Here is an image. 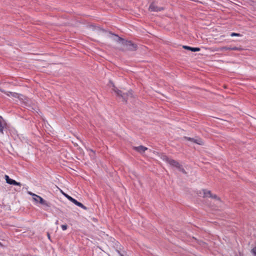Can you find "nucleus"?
Returning <instances> with one entry per match:
<instances>
[{"instance_id": "nucleus-28", "label": "nucleus", "mask_w": 256, "mask_h": 256, "mask_svg": "<svg viewBox=\"0 0 256 256\" xmlns=\"http://www.w3.org/2000/svg\"><path fill=\"white\" fill-rule=\"evenodd\" d=\"M2 246V244L0 242V246Z\"/></svg>"}, {"instance_id": "nucleus-13", "label": "nucleus", "mask_w": 256, "mask_h": 256, "mask_svg": "<svg viewBox=\"0 0 256 256\" xmlns=\"http://www.w3.org/2000/svg\"><path fill=\"white\" fill-rule=\"evenodd\" d=\"M203 191H204V197H210L212 194L210 190H203Z\"/></svg>"}, {"instance_id": "nucleus-14", "label": "nucleus", "mask_w": 256, "mask_h": 256, "mask_svg": "<svg viewBox=\"0 0 256 256\" xmlns=\"http://www.w3.org/2000/svg\"><path fill=\"white\" fill-rule=\"evenodd\" d=\"M6 94L8 96H12L14 98H18V94L16 92H8L6 93Z\"/></svg>"}, {"instance_id": "nucleus-26", "label": "nucleus", "mask_w": 256, "mask_h": 256, "mask_svg": "<svg viewBox=\"0 0 256 256\" xmlns=\"http://www.w3.org/2000/svg\"><path fill=\"white\" fill-rule=\"evenodd\" d=\"M100 30H101L102 32H105V30L102 29V28H100Z\"/></svg>"}, {"instance_id": "nucleus-12", "label": "nucleus", "mask_w": 256, "mask_h": 256, "mask_svg": "<svg viewBox=\"0 0 256 256\" xmlns=\"http://www.w3.org/2000/svg\"><path fill=\"white\" fill-rule=\"evenodd\" d=\"M64 194L69 200H70L74 204V203L76 201V199L72 198V196H70L68 194Z\"/></svg>"}, {"instance_id": "nucleus-27", "label": "nucleus", "mask_w": 256, "mask_h": 256, "mask_svg": "<svg viewBox=\"0 0 256 256\" xmlns=\"http://www.w3.org/2000/svg\"><path fill=\"white\" fill-rule=\"evenodd\" d=\"M48 238L50 239V234L48 233Z\"/></svg>"}, {"instance_id": "nucleus-11", "label": "nucleus", "mask_w": 256, "mask_h": 256, "mask_svg": "<svg viewBox=\"0 0 256 256\" xmlns=\"http://www.w3.org/2000/svg\"><path fill=\"white\" fill-rule=\"evenodd\" d=\"M74 204L76 206H77L79 207H80L81 208H82V209H84V210H86L88 209V208L86 206H84L82 204L81 202H80L77 200L76 202Z\"/></svg>"}, {"instance_id": "nucleus-7", "label": "nucleus", "mask_w": 256, "mask_h": 256, "mask_svg": "<svg viewBox=\"0 0 256 256\" xmlns=\"http://www.w3.org/2000/svg\"><path fill=\"white\" fill-rule=\"evenodd\" d=\"M184 140H186L190 141V142H192L197 144H200V145L203 144L202 140L201 138H190V137L184 136Z\"/></svg>"}, {"instance_id": "nucleus-3", "label": "nucleus", "mask_w": 256, "mask_h": 256, "mask_svg": "<svg viewBox=\"0 0 256 256\" xmlns=\"http://www.w3.org/2000/svg\"><path fill=\"white\" fill-rule=\"evenodd\" d=\"M28 194L32 196L33 200L36 202H38V198L40 199L39 203L42 205L45 206L47 207H50L51 206V204L50 202H48L43 199L41 196L34 194L32 192H28Z\"/></svg>"}, {"instance_id": "nucleus-20", "label": "nucleus", "mask_w": 256, "mask_h": 256, "mask_svg": "<svg viewBox=\"0 0 256 256\" xmlns=\"http://www.w3.org/2000/svg\"><path fill=\"white\" fill-rule=\"evenodd\" d=\"M61 227L63 230H66L68 228V226L66 224H62V225Z\"/></svg>"}, {"instance_id": "nucleus-9", "label": "nucleus", "mask_w": 256, "mask_h": 256, "mask_svg": "<svg viewBox=\"0 0 256 256\" xmlns=\"http://www.w3.org/2000/svg\"><path fill=\"white\" fill-rule=\"evenodd\" d=\"M183 48L185 50H189L194 52H199L200 50V48H194L187 46H184Z\"/></svg>"}, {"instance_id": "nucleus-5", "label": "nucleus", "mask_w": 256, "mask_h": 256, "mask_svg": "<svg viewBox=\"0 0 256 256\" xmlns=\"http://www.w3.org/2000/svg\"><path fill=\"white\" fill-rule=\"evenodd\" d=\"M148 9H149V10H150V12H160V11L164 10V8L163 7L157 6L153 2L151 3V4H150Z\"/></svg>"}, {"instance_id": "nucleus-2", "label": "nucleus", "mask_w": 256, "mask_h": 256, "mask_svg": "<svg viewBox=\"0 0 256 256\" xmlns=\"http://www.w3.org/2000/svg\"><path fill=\"white\" fill-rule=\"evenodd\" d=\"M113 90L116 93L117 96L122 98V101L126 102L129 97H132V90H129L127 92H124L122 90H118L117 88L114 86Z\"/></svg>"}, {"instance_id": "nucleus-16", "label": "nucleus", "mask_w": 256, "mask_h": 256, "mask_svg": "<svg viewBox=\"0 0 256 256\" xmlns=\"http://www.w3.org/2000/svg\"><path fill=\"white\" fill-rule=\"evenodd\" d=\"M210 198H214L217 200H220V198L216 194H212L210 196Z\"/></svg>"}, {"instance_id": "nucleus-24", "label": "nucleus", "mask_w": 256, "mask_h": 256, "mask_svg": "<svg viewBox=\"0 0 256 256\" xmlns=\"http://www.w3.org/2000/svg\"><path fill=\"white\" fill-rule=\"evenodd\" d=\"M55 224H56V225L58 224H59V223H58V220H57Z\"/></svg>"}, {"instance_id": "nucleus-15", "label": "nucleus", "mask_w": 256, "mask_h": 256, "mask_svg": "<svg viewBox=\"0 0 256 256\" xmlns=\"http://www.w3.org/2000/svg\"><path fill=\"white\" fill-rule=\"evenodd\" d=\"M230 49L231 50H238V51H240L242 50V48L236 47V46L230 47Z\"/></svg>"}, {"instance_id": "nucleus-17", "label": "nucleus", "mask_w": 256, "mask_h": 256, "mask_svg": "<svg viewBox=\"0 0 256 256\" xmlns=\"http://www.w3.org/2000/svg\"><path fill=\"white\" fill-rule=\"evenodd\" d=\"M230 47H227V46H223L220 48V50H230Z\"/></svg>"}, {"instance_id": "nucleus-6", "label": "nucleus", "mask_w": 256, "mask_h": 256, "mask_svg": "<svg viewBox=\"0 0 256 256\" xmlns=\"http://www.w3.org/2000/svg\"><path fill=\"white\" fill-rule=\"evenodd\" d=\"M162 158L164 160L168 163L171 166H174L176 164H178V162L166 156H163Z\"/></svg>"}, {"instance_id": "nucleus-21", "label": "nucleus", "mask_w": 256, "mask_h": 256, "mask_svg": "<svg viewBox=\"0 0 256 256\" xmlns=\"http://www.w3.org/2000/svg\"><path fill=\"white\" fill-rule=\"evenodd\" d=\"M182 166L178 162V164H176L174 167H176L179 170Z\"/></svg>"}, {"instance_id": "nucleus-23", "label": "nucleus", "mask_w": 256, "mask_h": 256, "mask_svg": "<svg viewBox=\"0 0 256 256\" xmlns=\"http://www.w3.org/2000/svg\"><path fill=\"white\" fill-rule=\"evenodd\" d=\"M252 252L255 254L256 255V247L253 248L252 249Z\"/></svg>"}, {"instance_id": "nucleus-8", "label": "nucleus", "mask_w": 256, "mask_h": 256, "mask_svg": "<svg viewBox=\"0 0 256 256\" xmlns=\"http://www.w3.org/2000/svg\"><path fill=\"white\" fill-rule=\"evenodd\" d=\"M134 149L137 151L138 152L142 154L144 153L146 150H147L148 148L143 146H135L134 148Z\"/></svg>"}, {"instance_id": "nucleus-19", "label": "nucleus", "mask_w": 256, "mask_h": 256, "mask_svg": "<svg viewBox=\"0 0 256 256\" xmlns=\"http://www.w3.org/2000/svg\"><path fill=\"white\" fill-rule=\"evenodd\" d=\"M180 172H182L184 174H186V171L184 170V169L182 166L179 170Z\"/></svg>"}, {"instance_id": "nucleus-22", "label": "nucleus", "mask_w": 256, "mask_h": 256, "mask_svg": "<svg viewBox=\"0 0 256 256\" xmlns=\"http://www.w3.org/2000/svg\"><path fill=\"white\" fill-rule=\"evenodd\" d=\"M182 166L178 162V164H176L174 167H176L179 170Z\"/></svg>"}, {"instance_id": "nucleus-10", "label": "nucleus", "mask_w": 256, "mask_h": 256, "mask_svg": "<svg viewBox=\"0 0 256 256\" xmlns=\"http://www.w3.org/2000/svg\"><path fill=\"white\" fill-rule=\"evenodd\" d=\"M1 120H3V118L2 116H0V132L2 134H4V126L6 125L5 123H3Z\"/></svg>"}, {"instance_id": "nucleus-1", "label": "nucleus", "mask_w": 256, "mask_h": 256, "mask_svg": "<svg viewBox=\"0 0 256 256\" xmlns=\"http://www.w3.org/2000/svg\"><path fill=\"white\" fill-rule=\"evenodd\" d=\"M110 34L116 37V38L114 39V40L121 44L123 46L122 48V50L134 51L137 50V44L134 43L132 41L126 40L118 36V35L112 33L111 32H110Z\"/></svg>"}, {"instance_id": "nucleus-29", "label": "nucleus", "mask_w": 256, "mask_h": 256, "mask_svg": "<svg viewBox=\"0 0 256 256\" xmlns=\"http://www.w3.org/2000/svg\"><path fill=\"white\" fill-rule=\"evenodd\" d=\"M38 202H39L40 199L38 198Z\"/></svg>"}, {"instance_id": "nucleus-25", "label": "nucleus", "mask_w": 256, "mask_h": 256, "mask_svg": "<svg viewBox=\"0 0 256 256\" xmlns=\"http://www.w3.org/2000/svg\"><path fill=\"white\" fill-rule=\"evenodd\" d=\"M118 252L120 254V256H124V255L121 254L118 250Z\"/></svg>"}, {"instance_id": "nucleus-4", "label": "nucleus", "mask_w": 256, "mask_h": 256, "mask_svg": "<svg viewBox=\"0 0 256 256\" xmlns=\"http://www.w3.org/2000/svg\"><path fill=\"white\" fill-rule=\"evenodd\" d=\"M4 178L6 180V183L18 186H22V184L20 182H17L15 180L10 178V177L8 175H5Z\"/></svg>"}, {"instance_id": "nucleus-18", "label": "nucleus", "mask_w": 256, "mask_h": 256, "mask_svg": "<svg viewBox=\"0 0 256 256\" xmlns=\"http://www.w3.org/2000/svg\"><path fill=\"white\" fill-rule=\"evenodd\" d=\"M240 34H238V33H236V32H232L230 34V36H240Z\"/></svg>"}]
</instances>
